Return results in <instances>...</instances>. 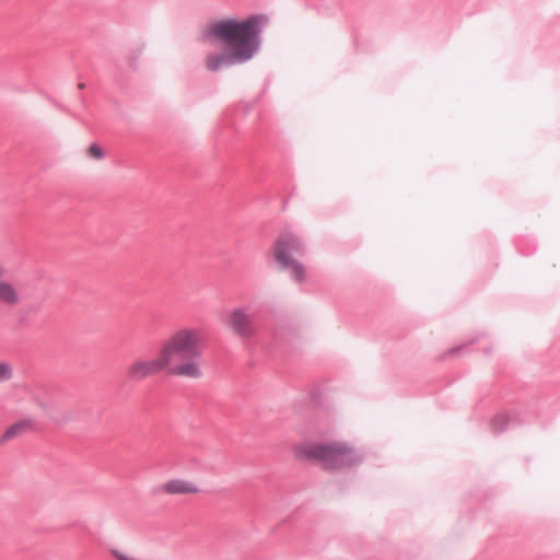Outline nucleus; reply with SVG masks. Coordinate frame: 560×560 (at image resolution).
Instances as JSON below:
<instances>
[{
    "instance_id": "1",
    "label": "nucleus",
    "mask_w": 560,
    "mask_h": 560,
    "mask_svg": "<svg viewBox=\"0 0 560 560\" xmlns=\"http://www.w3.org/2000/svg\"><path fill=\"white\" fill-rule=\"evenodd\" d=\"M265 14H250L245 20L228 18L212 22L203 32V39L213 38L224 45L221 52L206 57V68L211 72L249 61L260 47V34L267 24Z\"/></svg>"
},
{
    "instance_id": "2",
    "label": "nucleus",
    "mask_w": 560,
    "mask_h": 560,
    "mask_svg": "<svg viewBox=\"0 0 560 560\" xmlns=\"http://www.w3.org/2000/svg\"><path fill=\"white\" fill-rule=\"evenodd\" d=\"M203 345L201 334L197 329L184 328L166 339L160 354L166 360L167 374L189 378H200V358Z\"/></svg>"
},
{
    "instance_id": "3",
    "label": "nucleus",
    "mask_w": 560,
    "mask_h": 560,
    "mask_svg": "<svg viewBox=\"0 0 560 560\" xmlns=\"http://www.w3.org/2000/svg\"><path fill=\"white\" fill-rule=\"evenodd\" d=\"M298 459L317 463L325 471L350 470L360 466L364 453L345 441L305 442L294 447Z\"/></svg>"
},
{
    "instance_id": "4",
    "label": "nucleus",
    "mask_w": 560,
    "mask_h": 560,
    "mask_svg": "<svg viewBox=\"0 0 560 560\" xmlns=\"http://www.w3.org/2000/svg\"><path fill=\"white\" fill-rule=\"evenodd\" d=\"M304 254L302 240L293 233H283L275 242L273 256L280 270L290 271L291 278L302 283L306 280V270L294 256Z\"/></svg>"
},
{
    "instance_id": "5",
    "label": "nucleus",
    "mask_w": 560,
    "mask_h": 560,
    "mask_svg": "<svg viewBox=\"0 0 560 560\" xmlns=\"http://www.w3.org/2000/svg\"><path fill=\"white\" fill-rule=\"evenodd\" d=\"M166 360L160 355L158 359L150 361H136L128 368V375L130 380L139 382L143 378L155 375L162 370L166 369Z\"/></svg>"
},
{
    "instance_id": "6",
    "label": "nucleus",
    "mask_w": 560,
    "mask_h": 560,
    "mask_svg": "<svg viewBox=\"0 0 560 560\" xmlns=\"http://www.w3.org/2000/svg\"><path fill=\"white\" fill-rule=\"evenodd\" d=\"M229 325L241 338H250L255 334L254 320L243 308H235L229 316Z\"/></svg>"
},
{
    "instance_id": "7",
    "label": "nucleus",
    "mask_w": 560,
    "mask_h": 560,
    "mask_svg": "<svg viewBox=\"0 0 560 560\" xmlns=\"http://www.w3.org/2000/svg\"><path fill=\"white\" fill-rule=\"evenodd\" d=\"M164 489L167 493L183 494V493H197L198 488L186 480L172 479L164 485Z\"/></svg>"
},
{
    "instance_id": "8",
    "label": "nucleus",
    "mask_w": 560,
    "mask_h": 560,
    "mask_svg": "<svg viewBox=\"0 0 560 560\" xmlns=\"http://www.w3.org/2000/svg\"><path fill=\"white\" fill-rule=\"evenodd\" d=\"M31 427H32V421L31 420H25L24 419V420L16 421L15 423L10 425L4 431V433L0 438V444H3L7 441L21 435L23 432L28 430Z\"/></svg>"
},
{
    "instance_id": "9",
    "label": "nucleus",
    "mask_w": 560,
    "mask_h": 560,
    "mask_svg": "<svg viewBox=\"0 0 560 560\" xmlns=\"http://www.w3.org/2000/svg\"><path fill=\"white\" fill-rule=\"evenodd\" d=\"M0 302L8 305H15L19 302L18 291L7 281L0 282Z\"/></svg>"
},
{
    "instance_id": "10",
    "label": "nucleus",
    "mask_w": 560,
    "mask_h": 560,
    "mask_svg": "<svg viewBox=\"0 0 560 560\" xmlns=\"http://www.w3.org/2000/svg\"><path fill=\"white\" fill-rule=\"evenodd\" d=\"M13 376L12 368L9 363L0 362V381H9Z\"/></svg>"
},
{
    "instance_id": "11",
    "label": "nucleus",
    "mask_w": 560,
    "mask_h": 560,
    "mask_svg": "<svg viewBox=\"0 0 560 560\" xmlns=\"http://www.w3.org/2000/svg\"><path fill=\"white\" fill-rule=\"evenodd\" d=\"M89 154L94 159L101 160L104 156V151L97 143H92L89 147Z\"/></svg>"
},
{
    "instance_id": "12",
    "label": "nucleus",
    "mask_w": 560,
    "mask_h": 560,
    "mask_svg": "<svg viewBox=\"0 0 560 560\" xmlns=\"http://www.w3.org/2000/svg\"><path fill=\"white\" fill-rule=\"evenodd\" d=\"M129 66L133 69H137V57H131L129 59Z\"/></svg>"
},
{
    "instance_id": "13",
    "label": "nucleus",
    "mask_w": 560,
    "mask_h": 560,
    "mask_svg": "<svg viewBox=\"0 0 560 560\" xmlns=\"http://www.w3.org/2000/svg\"><path fill=\"white\" fill-rule=\"evenodd\" d=\"M7 273V269L0 265V282H3L2 278L4 277V275Z\"/></svg>"
},
{
    "instance_id": "14",
    "label": "nucleus",
    "mask_w": 560,
    "mask_h": 560,
    "mask_svg": "<svg viewBox=\"0 0 560 560\" xmlns=\"http://www.w3.org/2000/svg\"><path fill=\"white\" fill-rule=\"evenodd\" d=\"M85 84L84 83H79V89H84Z\"/></svg>"
}]
</instances>
